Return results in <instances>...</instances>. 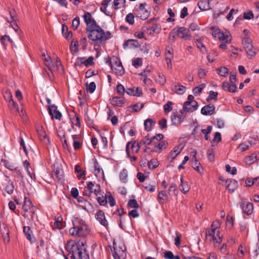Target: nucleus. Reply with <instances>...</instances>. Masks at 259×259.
<instances>
[{"label": "nucleus", "instance_id": "c9c22d12", "mask_svg": "<svg viewBox=\"0 0 259 259\" xmlns=\"http://www.w3.org/2000/svg\"><path fill=\"white\" fill-rule=\"evenodd\" d=\"M111 1V0H104L102 3V6L100 8V10L104 13L106 15L109 16V12L107 11V7L108 4Z\"/></svg>", "mask_w": 259, "mask_h": 259}, {"label": "nucleus", "instance_id": "473e14b6", "mask_svg": "<svg viewBox=\"0 0 259 259\" xmlns=\"http://www.w3.org/2000/svg\"><path fill=\"white\" fill-rule=\"evenodd\" d=\"M168 193L169 195L176 196L178 193V190L176 184L172 183L168 190Z\"/></svg>", "mask_w": 259, "mask_h": 259}, {"label": "nucleus", "instance_id": "423d86ee", "mask_svg": "<svg viewBox=\"0 0 259 259\" xmlns=\"http://www.w3.org/2000/svg\"><path fill=\"white\" fill-rule=\"evenodd\" d=\"M194 98V96L192 95L188 96V101L184 104L183 108L184 112L191 113L197 109L198 104L195 100H193Z\"/></svg>", "mask_w": 259, "mask_h": 259}, {"label": "nucleus", "instance_id": "a18cd8bd", "mask_svg": "<svg viewBox=\"0 0 259 259\" xmlns=\"http://www.w3.org/2000/svg\"><path fill=\"white\" fill-rule=\"evenodd\" d=\"M212 127L211 125H208L206 129H201V132L204 135V139L205 140H208V135L210 134L212 131Z\"/></svg>", "mask_w": 259, "mask_h": 259}, {"label": "nucleus", "instance_id": "774afa93", "mask_svg": "<svg viewBox=\"0 0 259 259\" xmlns=\"http://www.w3.org/2000/svg\"><path fill=\"white\" fill-rule=\"evenodd\" d=\"M96 88V84L94 82H91L87 87V90L90 93H93Z\"/></svg>", "mask_w": 259, "mask_h": 259}, {"label": "nucleus", "instance_id": "e2e57ef3", "mask_svg": "<svg viewBox=\"0 0 259 259\" xmlns=\"http://www.w3.org/2000/svg\"><path fill=\"white\" fill-rule=\"evenodd\" d=\"M79 18L76 17L72 21V26L75 30L79 25Z\"/></svg>", "mask_w": 259, "mask_h": 259}, {"label": "nucleus", "instance_id": "49530a36", "mask_svg": "<svg viewBox=\"0 0 259 259\" xmlns=\"http://www.w3.org/2000/svg\"><path fill=\"white\" fill-rule=\"evenodd\" d=\"M54 226L55 228L58 229H61L64 227V223L62 222V219L58 218L54 223Z\"/></svg>", "mask_w": 259, "mask_h": 259}, {"label": "nucleus", "instance_id": "dca6fc26", "mask_svg": "<svg viewBox=\"0 0 259 259\" xmlns=\"http://www.w3.org/2000/svg\"><path fill=\"white\" fill-rule=\"evenodd\" d=\"M95 218L103 226L106 227L108 226V222L105 218L104 212L102 210L97 211L95 214Z\"/></svg>", "mask_w": 259, "mask_h": 259}, {"label": "nucleus", "instance_id": "b1692460", "mask_svg": "<svg viewBox=\"0 0 259 259\" xmlns=\"http://www.w3.org/2000/svg\"><path fill=\"white\" fill-rule=\"evenodd\" d=\"M112 104L114 106H122L124 104V101L122 97H113L111 99Z\"/></svg>", "mask_w": 259, "mask_h": 259}, {"label": "nucleus", "instance_id": "4c0bfd02", "mask_svg": "<svg viewBox=\"0 0 259 259\" xmlns=\"http://www.w3.org/2000/svg\"><path fill=\"white\" fill-rule=\"evenodd\" d=\"M214 156H215V149L213 148V147L211 146V148L208 150L207 158L209 161H212L214 159Z\"/></svg>", "mask_w": 259, "mask_h": 259}, {"label": "nucleus", "instance_id": "e433bc0d", "mask_svg": "<svg viewBox=\"0 0 259 259\" xmlns=\"http://www.w3.org/2000/svg\"><path fill=\"white\" fill-rule=\"evenodd\" d=\"M238 186V183L236 181L233 180L230 181V183L228 184L227 188L231 192H233Z\"/></svg>", "mask_w": 259, "mask_h": 259}, {"label": "nucleus", "instance_id": "680f3d73", "mask_svg": "<svg viewBox=\"0 0 259 259\" xmlns=\"http://www.w3.org/2000/svg\"><path fill=\"white\" fill-rule=\"evenodd\" d=\"M172 104V103L170 101H169L164 105L163 108H164V111L165 112L168 113L172 110V108L171 107Z\"/></svg>", "mask_w": 259, "mask_h": 259}, {"label": "nucleus", "instance_id": "cd10ccee", "mask_svg": "<svg viewBox=\"0 0 259 259\" xmlns=\"http://www.w3.org/2000/svg\"><path fill=\"white\" fill-rule=\"evenodd\" d=\"M0 40L2 45L4 47L7 46L9 42H10L12 45V46L14 44L13 41L10 38V36L8 35H5L2 36L1 37Z\"/></svg>", "mask_w": 259, "mask_h": 259}, {"label": "nucleus", "instance_id": "de8ad7c7", "mask_svg": "<svg viewBox=\"0 0 259 259\" xmlns=\"http://www.w3.org/2000/svg\"><path fill=\"white\" fill-rule=\"evenodd\" d=\"M217 71L218 73L222 76L225 77L228 74V70L226 67H221Z\"/></svg>", "mask_w": 259, "mask_h": 259}, {"label": "nucleus", "instance_id": "4be33fe9", "mask_svg": "<svg viewBox=\"0 0 259 259\" xmlns=\"http://www.w3.org/2000/svg\"><path fill=\"white\" fill-rule=\"evenodd\" d=\"M36 132L37 133L38 137L41 141H45L46 139H47L48 141H49V139L47 138L46 132L42 126H37Z\"/></svg>", "mask_w": 259, "mask_h": 259}, {"label": "nucleus", "instance_id": "a211bd4d", "mask_svg": "<svg viewBox=\"0 0 259 259\" xmlns=\"http://www.w3.org/2000/svg\"><path fill=\"white\" fill-rule=\"evenodd\" d=\"M10 14L11 16V20H8V22L10 23L11 25H16L17 28L13 27V29L15 31H17L19 28V27L16 23V21L18 20V16L15 10L14 9L10 10Z\"/></svg>", "mask_w": 259, "mask_h": 259}, {"label": "nucleus", "instance_id": "58836bf2", "mask_svg": "<svg viewBox=\"0 0 259 259\" xmlns=\"http://www.w3.org/2000/svg\"><path fill=\"white\" fill-rule=\"evenodd\" d=\"M205 84L204 83H202L199 85L197 87H196L193 90V93L195 96H198L200 95L201 93L202 90L205 88Z\"/></svg>", "mask_w": 259, "mask_h": 259}, {"label": "nucleus", "instance_id": "9b49d317", "mask_svg": "<svg viewBox=\"0 0 259 259\" xmlns=\"http://www.w3.org/2000/svg\"><path fill=\"white\" fill-rule=\"evenodd\" d=\"M22 209L25 212L23 216L25 218H28L29 215L27 212H31V217H33V215L34 214V208L33 206L32 205V202L30 200V199L27 197H25L23 205L22 206Z\"/></svg>", "mask_w": 259, "mask_h": 259}, {"label": "nucleus", "instance_id": "7ed1b4c3", "mask_svg": "<svg viewBox=\"0 0 259 259\" xmlns=\"http://www.w3.org/2000/svg\"><path fill=\"white\" fill-rule=\"evenodd\" d=\"M73 227L69 230V234L72 236L85 237L89 234V229L82 220L75 219L73 221Z\"/></svg>", "mask_w": 259, "mask_h": 259}, {"label": "nucleus", "instance_id": "6ab92c4d", "mask_svg": "<svg viewBox=\"0 0 259 259\" xmlns=\"http://www.w3.org/2000/svg\"><path fill=\"white\" fill-rule=\"evenodd\" d=\"M181 115H177L176 114H173L171 116V120L172 124L179 125L183 121L185 115H183V113L181 112Z\"/></svg>", "mask_w": 259, "mask_h": 259}, {"label": "nucleus", "instance_id": "ea45409f", "mask_svg": "<svg viewBox=\"0 0 259 259\" xmlns=\"http://www.w3.org/2000/svg\"><path fill=\"white\" fill-rule=\"evenodd\" d=\"M141 146L139 144V142H136V141H134L132 143L131 147V150L132 151V152L133 153H137L139 152V149H140Z\"/></svg>", "mask_w": 259, "mask_h": 259}, {"label": "nucleus", "instance_id": "bb28decb", "mask_svg": "<svg viewBox=\"0 0 259 259\" xmlns=\"http://www.w3.org/2000/svg\"><path fill=\"white\" fill-rule=\"evenodd\" d=\"M23 232L25 234L26 238L32 242L33 241V236L30 227L28 226H24L23 227Z\"/></svg>", "mask_w": 259, "mask_h": 259}, {"label": "nucleus", "instance_id": "2f4dec72", "mask_svg": "<svg viewBox=\"0 0 259 259\" xmlns=\"http://www.w3.org/2000/svg\"><path fill=\"white\" fill-rule=\"evenodd\" d=\"M244 49L248 57H251L254 56L256 53V49L252 45L248 47H245Z\"/></svg>", "mask_w": 259, "mask_h": 259}, {"label": "nucleus", "instance_id": "a878e982", "mask_svg": "<svg viewBox=\"0 0 259 259\" xmlns=\"http://www.w3.org/2000/svg\"><path fill=\"white\" fill-rule=\"evenodd\" d=\"M181 185L179 186L180 190L184 193L186 194L189 190V187L187 182L184 181L183 178H181Z\"/></svg>", "mask_w": 259, "mask_h": 259}, {"label": "nucleus", "instance_id": "0e129e2a", "mask_svg": "<svg viewBox=\"0 0 259 259\" xmlns=\"http://www.w3.org/2000/svg\"><path fill=\"white\" fill-rule=\"evenodd\" d=\"M14 172V176L19 179H22L23 176L20 169L15 167L14 169L12 170Z\"/></svg>", "mask_w": 259, "mask_h": 259}, {"label": "nucleus", "instance_id": "052dcab7", "mask_svg": "<svg viewBox=\"0 0 259 259\" xmlns=\"http://www.w3.org/2000/svg\"><path fill=\"white\" fill-rule=\"evenodd\" d=\"M9 106L11 109H15L17 112H19L18 104L13 100L9 102Z\"/></svg>", "mask_w": 259, "mask_h": 259}, {"label": "nucleus", "instance_id": "6e6d98bb", "mask_svg": "<svg viewBox=\"0 0 259 259\" xmlns=\"http://www.w3.org/2000/svg\"><path fill=\"white\" fill-rule=\"evenodd\" d=\"M143 107L144 104H141L140 106L139 103H137L130 106L131 108H132L133 111L134 112L139 111L141 109H142L143 108Z\"/></svg>", "mask_w": 259, "mask_h": 259}, {"label": "nucleus", "instance_id": "3c124183", "mask_svg": "<svg viewBox=\"0 0 259 259\" xmlns=\"http://www.w3.org/2000/svg\"><path fill=\"white\" fill-rule=\"evenodd\" d=\"M42 58L45 62L46 66H50L52 64V62L51 61V57L50 56H46L45 53L41 54Z\"/></svg>", "mask_w": 259, "mask_h": 259}, {"label": "nucleus", "instance_id": "f257e3e1", "mask_svg": "<svg viewBox=\"0 0 259 259\" xmlns=\"http://www.w3.org/2000/svg\"><path fill=\"white\" fill-rule=\"evenodd\" d=\"M86 242L84 239L79 241H68L65 245V248L68 252L67 255H64L65 259H90L87 252Z\"/></svg>", "mask_w": 259, "mask_h": 259}, {"label": "nucleus", "instance_id": "6e6552de", "mask_svg": "<svg viewBox=\"0 0 259 259\" xmlns=\"http://www.w3.org/2000/svg\"><path fill=\"white\" fill-rule=\"evenodd\" d=\"M0 187L3 190L5 191L9 194H12L13 193L14 183L8 177L2 180Z\"/></svg>", "mask_w": 259, "mask_h": 259}, {"label": "nucleus", "instance_id": "a19ab883", "mask_svg": "<svg viewBox=\"0 0 259 259\" xmlns=\"http://www.w3.org/2000/svg\"><path fill=\"white\" fill-rule=\"evenodd\" d=\"M127 207L130 208L137 209L139 205L136 199H130L127 203Z\"/></svg>", "mask_w": 259, "mask_h": 259}, {"label": "nucleus", "instance_id": "4468645a", "mask_svg": "<svg viewBox=\"0 0 259 259\" xmlns=\"http://www.w3.org/2000/svg\"><path fill=\"white\" fill-rule=\"evenodd\" d=\"M240 206L243 213L247 215H250L253 211V206L252 203L242 201L240 203Z\"/></svg>", "mask_w": 259, "mask_h": 259}, {"label": "nucleus", "instance_id": "7c9ffc66", "mask_svg": "<svg viewBox=\"0 0 259 259\" xmlns=\"http://www.w3.org/2000/svg\"><path fill=\"white\" fill-rule=\"evenodd\" d=\"M155 142L156 143L154 144L155 145V147L159 149V151H158V153L160 152L162 149H165L166 146L168 144L167 142L165 140L160 142H159V141L158 142L157 141L155 140Z\"/></svg>", "mask_w": 259, "mask_h": 259}, {"label": "nucleus", "instance_id": "39448f33", "mask_svg": "<svg viewBox=\"0 0 259 259\" xmlns=\"http://www.w3.org/2000/svg\"><path fill=\"white\" fill-rule=\"evenodd\" d=\"M112 70L117 76H121L124 73V69L120 59L116 56H113L111 59H109Z\"/></svg>", "mask_w": 259, "mask_h": 259}, {"label": "nucleus", "instance_id": "5701e85b", "mask_svg": "<svg viewBox=\"0 0 259 259\" xmlns=\"http://www.w3.org/2000/svg\"><path fill=\"white\" fill-rule=\"evenodd\" d=\"M172 91L177 94L182 95L186 92V88L181 84H174Z\"/></svg>", "mask_w": 259, "mask_h": 259}, {"label": "nucleus", "instance_id": "4d7b16f0", "mask_svg": "<svg viewBox=\"0 0 259 259\" xmlns=\"http://www.w3.org/2000/svg\"><path fill=\"white\" fill-rule=\"evenodd\" d=\"M189 32L190 31H194L196 30H199L200 28L198 26V25L195 22H193L190 24L189 25V28H188Z\"/></svg>", "mask_w": 259, "mask_h": 259}, {"label": "nucleus", "instance_id": "412c9836", "mask_svg": "<svg viewBox=\"0 0 259 259\" xmlns=\"http://www.w3.org/2000/svg\"><path fill=\"white\" fill-rule=\"evenodd\" d=\"M222 88L225 91L230 93H234L236 91V86L234 84H230L228 82H223Z\"/></svg>", "mask_w": 259, "mask_h": 259}, {"label": "nucleus", "instance_id": "69168bd1", "mask_svg": "<svg viewBox=\"0 0 259 259\" xmlns=\"http://www.w3.org/2000/svg\"><path fill=\"white\" fill-rule=\"evenodd\" d=\"M116 90L117 93L120 95H124L125 92L124 87L121 84H119L117 85Z\"/></svg>", "mask_w": 259, "mask_h": 259}, {"label": "nucleus", "instance_id": "72a5a7b5", "mask_svg": "<svg viewBox=\"0 0 259 259\" xmlns=\"http://www.w3.org/2000/svg\"><path fill=\"white\" fill-rule=\"evenodd\" d=\"M222 140L221 134L220 132H216L215 133L214 138L211 142V146L214 147V145H217L219 142Z\"/></svg>", "mask_w": 259, "mask_h": 259}, {"label": "nucleus", "instance_id": "79ce46f5", "mask_svg": "<svg viewBox=\"0 0 259 259\" xmlns=\"http://www.w3.org/2000/svg\"><path fill=\"white\" fill-rule=\"evenodd\" d=\"M127 171L126 169H122L119 174V178L120 181L123 183L127 181Z\"/></svg>", "mask_w": 259, "mask_h": 259}, {"label": "nucleus", "instance_id": "393cba45", "mask_svg": "<svg viewBox=\"0 0 259 259\" xmlns=\"http://www.w3.org/2000/svg\"><path fill=\"white\" fill-rule=\"evenodd\" d=\"M126 0H114L113 8L114 10H118L125 7Z\"/></svg>", "mask_w": 259, "mask_h": 259}, {"label": "nucleus", "instance_id": "1a4fd4ad", "mask_svg": "<svg viewBox=\"0 0 259 259\" xmlns=\"http://www.w3.org/2000/svg\"><path fill=\"white\" fill-rule=\"evenodd\" d=\"M210 29L213 31L212 35L214 37H218L223 42L227 43L230 41L228 33H224L220 29H216L214 27H211Z\"/></svg>", "mask_w": 259, "mask_h": 259}, {"label": "nucleus", "instance_id": "f8f14e48", "mask_svg": "<svg viewBox=\"0 0 259 259\" xmlns=\"http://www.w3.org/2000/svg\"><path fill=\"white\" fill-rule=\"evenodd\" d=\"M83 18L87 25L86 30L98 25L95 19L92 17L91 14L88 12H84Z\"/></svg>", "mask_w": 259, "mask_h": 259}, {"label": "nucleus", "instance_id": "37998d69", "mask_svg": "<svg viewBox=\"0 0 259 259\" xmlns=\"http://www.w3.org/2000/svg\"><path fill=\"white\" fill-rule=\"evenodd\" d=\"M2 164L7 168L9 169L10 170H13L14 169L15 166L12 163H10L7 160L2 159Z\"/></svg>", "mask_w": 259, "mask_h": 259}, {"label": "nucleus", "instance_id": "c85d7f7f", "mask_svg": "<svg viewBox=\"0 0 259 259\" xmlns=\"http://www.w3.org/2000/svg\"><path fill=\"white\" fill-rule=\"evenodd\" d=\"M94 187V183L92 182H89L87 184V187L85 188L83 195L90 196L93 193L92 189Z\"/></svg>", "mask_w": 259, "mask_h": 259}, {"label": "nucleus", "instance_id": "20e7f679", "mask_svg": "<svg viewBox=\"0 0 259 259\" xmlns=\"http://www.w3.org/2000/svg\"><path fill=\"white\" fill-rule=\"evenodd\" d=\"M219 222H214L211 224V229H206L205 236L209 241H213L214 244H220L222 240L219 236L220 231L218 230Z\"/></svg>", "mask_w": 259, "mask_h": 259}, {"label": "nucleus", "instance_id": "f704fd0d", "mask_svg": "<svg viewBox=\"0 0 259 259\" xmlns=\"http://www.w3.org/2000/svg\"><path fill=\"white\" fill-rule=\"evenodd\" d=\"M181 149L179 148V147H176L174 148V149L170 152L168 157L171 158L172 161L181 152Z\"/></svg>", "mask_w": 259, "mask_h": 259}, {"label": "nucleus", "instance_id": "c03bdc74", "mask_svg": "<svg viewBox=\"0 0 259 259\" xmlns=\"http://www.w3.org/2000/svg\"><path fill=\"white\" fill-rule=\"evenodd\" d=\"M256 160V156L254 154H252L250 156L246 157L245 158V162L247 164H251Z\"/></svg>", "mask_w": 259, "mask_h": 259}, {"label": "nucleus", "instance_id": "09e8293b", "mask_svg": "<svg viewBox=\"0 0 259 259\" xmlns=\"http://www.w3.org/2000/svg\"><path fill=\"white\" fill-rule=\"evenodd\" d=\"M54 174L56 178L59 181L63 180L64 176L63 172L62 169H57L54 171Z\"/></svg>", "mask_w": 259, "mask_h": 259}, {"label": "nucleus", "instance_id": "aec40b11", "mask_svg": "<svg viewBox=\"0 0 259 259\" xmlns=\"http://www.w3.org/2000/svg\"><path fill=\"white\" fill-rule=\"evenodd\" d=\"M124 250L117 247H114L113 256L114 259H122L125 256Z\"/></svg>", "mask_w": 259, "mask_h": 259}, {"label": "nucleus", "instance_id": "9d476101", "mask_svg": "<svg viewBox=\"0 0 259 259\" xmlns=\"http://www.w3.org/2000/svg\"><path fill=\"white\" fill-rule=\"evenodd\" d=\"M163 138V135L161 134H157L156 135L149 138V135L145 137V138L140 141L139 144L142 146L144 145H150L152 144H155V140L158 141H161Z\"/></svg>", "mask_w": 259, "mask_h": 259}, {"label": "nucleus", "instance_id": "13d9d810", "mask_svg": "<svg viewBox=\"0 0 259 259\" xmlns=\"http://www.w3.org/2000/svg\"><path fill=\"white\" fill-rule=\"evenodd\" d=\"M242 44L244 46V48L251 46H252L251 40L248 37H244L242 39Z\"/></svg>", "mask_w": 259, "mask_h": 259}, {"label": "nucleus", "instance_id": "603ef678", "mask_svg": "<svg viewBox=\"0 0 259 259\" xmlns=\"http://www.w3.org/2000/svg\"><path fill=\"white\" fill-rule=\"evenodd\" d=\"M167 199V195L166 192L164 191H161L158 193V199L159 201L161 200H166Z\"/></svg>", "mask_w": 259, "mask_h": 259}, {"label": "nucleus", "instance_id": "8fccbe9b", "mask_svg": "<svg viewBox=\"0 0 259 259\" xmlns=\"http://www.w3.org/2000/svg\"><path fill=\"white\" fill-rule=\"evenodd\" d=\"M134 18V15L133 13H130L126 15L125 18V21L129 24L133 25L134 24L135 22Z\"/></svg>", "mask_w": 259, "mask_h": 259}, {"label": "nucleus", "instance_id": "bf43d9fd", "mask_svg": "<svg viewBox=\"0 0 259 259\" xmlns=\"http://www.w3.org/2000/svg\"><path fill=\"white\" fill-rule=\"evenodd\" d=\"M71 51L77 52L78 51V41L77 40L72 41L70 47Z\"/></svg>", "mask_w": 259, "mask_h": 259}, {"label": "nucleus", "instance_id": "864d4df0", "mask_svg": "<svg viewBox=\"0 0 259 259\" xmlns=\"http://www.w3.org/2000/svg\"><path fill=\"white\" fill-rule=\"evenodd\" d=\"M132 65L135 67L138 68L142 65V59L140 58L135 59L132 61Z\"/></svg>", "mask_w": 259, "mask_h": 259}, {"label": "nucleus", "instance_id": "f3484780", "mask_svg": "<svg viewBox=\"0 0 259 259\" xmlns=\"http://www.w3.org/2000/svg\"><path fill=\"white\" fill-rule=\"evenodd\" d=\"M201 113L204 115H211L215 113V107L210 105L204 106L201 108Z\"/></svg>", "mask_w": 259, "mask_h": 259}, {"label": "nucleus", "instance_id": "c756f323", "mask_svg": "<svg viewBox=\"0 0 259 259\" xmlns=\"http://www.w3.org/2000/svg\"><path fill=\"white\" fill-rule=\"evenodd\" d=\"M155 122L150 118L147 119L145 120L144 126L147 131H150L152 127L155 125Z\"/></svg>", "mask_w": 259, "mask_h": 259}, {"label": "nucleus", "instance_id": "2eb2a0df", "mask_svg": "<svg viewBox=\"0 0 259 259\" xmlns=\"http://www.w3.org/2000/svg\"><path fill=\"white\" fill-rule=\"evenodd\" d=\"M176 33L178 35L182 34L180 37L185 40H190L192 37L188 29L184 27H181L178 28Z\"/></svg>", "mask_w": 259, "mask_h": 259}, {"label": "nucleus", "instance_id": "0eeeda50", "mask_svg": "<svg viewBox=\"0 0 259 259\" xmlns=\"http://www.w3.org/2000/svg\"><path fill=\"white\" fill-rule=\"evenodd\" d=\"M146 5V3L140 4L139 8L134 10L136 17L142 20H146L150 15V12L145 8Z\"/></svg>", "mask_w": 259, "mask_h": 259}, {"label": "nucleus", "instance_id": "ddd939ff", "mask_svg": "<svg viewBox=\"0 0 259 259\" xmlns=\"http://www.w3.org/2000/svg\"><path fill=\"white\" fill-rule=\"evenodd\" d=\"M49 114L52 116V118H55L56 119L60 120L62 117L61 113L57 110V107L55 105H50L48 107Z\"/></svg>", "mask_w": 259, "mask_h": 259}, {"label": "nucleus", "instance_id": "5fc2aeb1", "mask_svg": "<svg viewBox=\"0 0 259 259\" xmlns=\"http://www.w3.org/2000/svg\"><path fill=\"white\" fill-rule=\"evenodd\" d=\"M148 166L150 168L154 169L158 166V162L157 159H153L148 161Z\"/></svg>", "mask_w": 259, "mask_h": 259}, {"label": "nucleus", "instance_id": "f03ea898", "mask_svg": "<svg viewBox=\"0 0 259 259\" xmlns=\"http://www.w3.org/2000/svg\"><path fill=\"white\" fill-rule=\"evenodd\" d=\"M86 31L88 33V38L96 41V44L99 45L105 41L111 35L109 31L105 32L104 30L98 25Z\"/></svg>", "mask_w": 259, "mask_h": 259}, {"label": "nucleus", "instance_id": "338daca9", "mask_svg": "<svg viewBox=\"0 0 259 259\" xmlns=\"http://www.w3.org/2000/svg\"><path fill=\"white\" fill-rule=\"evenodd\" d=\"M92 190L93 193H94L95 195L97 196L101 191L100 186L99 184L95 185L94 184V187H93V189Z\"/></svg>", "mask_w": 259, "mask_h": 259}]
</instances>
